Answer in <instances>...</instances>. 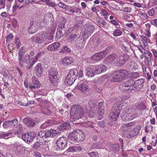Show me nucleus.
<instances>
[{"instance_id":"obj_1","label":"nucleus","mask_w":157,"mask_h":157,"mask_svg":"<svg viewBox=\"0 0 157 157\" xmlns=\"http://www.w3.org/2000/svg\"><path fill=\"white\" fill-rule=\"evenodd\" d=\"M68 138L72 141L71 143H77L79 141H83L85 138V135L82 131L76 129L69 133Z\"/></svg>"},{"instance_id":"obj_2","label":"nucleus","mask_w":157,"mask_h":157,"mask_svg":"<svg viewBox=\"0 0 157 157\" xmlns=\"http://www.w3.org/2000/svg\"><path fill=\"white\" fill-rule=\"evenodd\" d=\"M135 81L132 79L123 82L119 86V89L121 91L128 94L131 93L134 90L132 89L134 87Z\"/></svg>"},{"instance_id":"obj_3","label":"nucleus","mask_w":157,"mask_h":157,"mask_svg":"<svg viewBox=\"0 0 157 157\" xmlns=\"http://www.w3.org/2000/svg\"><path fill=\"white\" fill-rule=\"evenodd\" d=\"M72 115L71 119L73 118L74 121L82 118L84 116L83 109L79 105H73L71 109Z\"/></svg>"},{"instance_id":"obj_4","label":"nucleus","mask_w":157,"mask_h":157,"mask_svg":"<svg viewBox=\"0 0 157 157\" xmlns=\"http://www.w3.org/2000/svg\"><path fill=\"white\" fill-rule=\"evenodd\" d=\"M60 133L61 132L53 129H51L50 130L46 131H41L39 132L37 137L39 138V137H40L44 140L47 138L50 137H53L56 135L60 134Z\"/></svg>"},{"instance_id":"obj_5","label":"nucleus","mask_w":157,"mask_h":157,"mask_svg":"<svg viewBox=\"0 0 157 157\" xmlns=\"http://www.w3.org/2000/svg\"><path fill=\"white\" fill-rule=\"evenodd\" d=\"M49 78L51 85L54 86H56L58 85V79L57 75L58 71L55 68H51L49 71Z\"/></svg>"},{"instance_id":"obj_6","label":"nucleus","mask_w":157,"mask_h":157,"mask_svg":"<svg viewBox=\"0 0 157 157\" xmlns=\"http://www.w3.org/2000/svg\"><path fill=\"white\" fill-rule=\"evenodd\" d=\"M121 107V105L119 103H116L113 105L112 112L110 115L112 121H115L117 119L119 116Z\"/></svg>"},{"instance_id":"obj_7","label":"nucleus","mask_w":157,"mask_h":157,"mask_svg":"<svg viewBox=\"0 0 157 157\" xmlns=\"http://www.w3.org/2000/svg\"><path fill=\"white\" fill-rule=\"evenodd\" d=\"M121 107V109H124L125 110L123 112L121 115V117L122 120L124 121H128V113L129 111H131V107L128 106V104L123 102L122 104H120Z\"/></svg>"},{"instance_id":"obj_8","label":"nucleus","mask_w":157,"mask_h":157,"mask_svg":"<svg viewBox=\"0 0 157 157\" xmlns=\"http://www.w3.org/2000/svg\"><path fill=\"white\" fill-rule=\"evenodd\" d=\"M47 35V33L44 32H42L32 37L31 40L34 42L41 43L45 40Z\"/></svg>"},{"instance_id":"obj_9","label":"nucleus","mask_w":157,"mask_h":157,"mask_svg":"<svg viewBox=\"0 0 157 157\" xmlns=\"http://www.w3.org/2000/svg\"><path fill=\"white\" fill-rule=\"evenodd\" d=\"M54 18L52 14L51 13H48L46 14L44 20L41 22L40 26H46L47 25L54 22Z\"/></svg>"},{"instance_id":"obj_10","label":"nucleus","mask_w":157,"mask_h":157,"mask_svg":"<svg viewBox=\"0 0 157 157\" xmlns=\"http://www.w3.org/2000/svg\"><path fill=\"white\" fill-rule=\"evenodd\" d=\"M130 59V56L127 54L124 53L119 56L117 58V64L119 66H123L126 61Z\"/></svg>"},{"instance_id":"obj_11","label":"nucleus","mask_w":157,"mask_h":157,"mask_svg":"<svg viewBox=\"0 0 157 157\" xmlns=\"http://www.w3.org/2000/svg\"><path fill=\"white\" fill-rule=\"evenodd\" d=\"M23 48H21L18 52V61L19 65L21 67H22L24 66V63L27 59V56H24L25 52L23 51Z\"/></svg>"},{"instance_id":"obj_12","label":"nucleus","mask_w":157,"mask_h":157,"mask_svg":"<svg viewBox=\"0 0 157 157\" xmlns=\"http://www.w3.org/2000/svg\"><path fill=\"white\" fill-rule=\"evenodd\" d=\"M40 21H34L30 22V26L29 28L28 31L30 34L36 33L37 30V28L39 24Z\"/></svg>"},{"instance_id":"obj_13","label":"nucleus","mask_w":157,"mask_h":157,"mask_svg":"<svg viewBox=\"0 0 157 157\" xmlns=\"http://www.w3.org/2000/svg\"><path fill=\"white\" fill-rule=\"evenodd\" d=\"M84 27L85 29L84 30V36H85L86 38H88L94 31L95 27L92 25H89L88 26H86Z\"/></svg>"},{"instance_id":"obj_14","label":"nucleus","mask_w":157,"mask_h":157,"mask_svg":"<svg viewBox=\"0 0 157 157\" xmlns=\"http://www.w3.org/2000/svg\"><path fill=\"white\" fill-rule=\"evenodd\" d=\"M56 144L59 148L61 149L64 148L67 144V142L66 138L63 137H60L57 140Z\"/></svg>"},{"instance_id":"obj_15","label":"nucleus","mask_w":157,"mask_h":157,"mask_svg":"<svg viewBox=\"0 0 157 157\" xmlns=\"http://www.w3.org/2000/svg\"><path fill=\"white\" fill-rule=\"evenodd\" d=\"M106 54L105 52H101L94 55L91 57V59L94 61L99 60L104 57Z\"/></svg>"},{"instance_id":"obj_16","label":"nucleus","mask_w":157,"mask_h":157,"mask_svg":"<svg viewBox=\"0 0 157 157\" xmlns=\"http://www.w3.org/2000/svg\"><path fill=\"white\" fill-rule=\"evenodd\" d=\"M95 67L94 66H89L86 69V75L88 76L93 77L96 73Z\"/></svg>"},{"instance_id":"obj_17","label":"nucleus","mask_w":157,"mask_h":157,"mask_svg":"<svg viewBox=\"0 0 157 157\" xmlns=\"http://www.w3.org/2000/svg\"><path fill=\"white\" fill-rule=\"evenodd\" d=\"M85 43L84 39L82 37H79L76 39L75 44L77 48L80 49L84 47Z\"/></svg>"},{"instance_id":"obj_18","label":"nucleus","mask_w":157,"mask_h":157,"mask_svg":"<svg viewBox=\"0 0 157 157\" xmlns=\"http://www.w3.org/2000/svg\"><path fill=\"white\" fill-rule=\"evenodd\" d=\"M144 80L143 79H140L135 82L134 87H132V89L134 91L139 90H140V86L144 82Z\"/></svg>"},{"instance_id":"obj_19","label":"nucleus","mask_w":157,"mask_h":157,"mask_svg":"<svg viewBox=\"0 0 157 157\" xmlns=\"http://www.w3.org/2000/svg\"><path fill=\"white\" fill-rule=\"evenodd\" d=\"M135 125L134 122H130L123 124L121 127V129L125 132H128Z\"/></svg>"},{"instance_id":"obj_20","label":"nucleus","mask_w":157,"mask_h":157,"mask_svg":"<svg viewBox=\"0 0 157 157\" xmlns=\"http://www.w3.org/2000/svg\"><path fill=\"white\" fill-rule=\"evenodd\" d=\"M34 71L37 76L39 77H41L42 72V68L41 64L40 63H38L35 67Z\"/></svg>"},{"instance_id":"obj_21","label":"nucleus","mask_w":157,"mask_h":157,"mask_svg":"<svg viewBox=\"0 0 157 157\" xmlns=\"http://www.w3.org/2000/svg\"><path fill=\"white\" fill-rule=\"evenodd\" d=\"M24 122H26V124L28 127H33L35 125V121L30 118L26 117L23 120Z\"/></svg>"},{"instance_id":"obj_22","label":"nucleus","mask_w":157,"mask_h":157,"mask_svg":"<svg viewBox=\"0 0 157 157\" xmlns=\"http://www.w3.org/2000/svg\"><path fill=\"white\" fill-rule=\"evenodd\" d=\"M36 62L34 59H30L28 58V59H26L25 63L26 64L27 68L28 69H30L33 67L34 64Z\"/></svg>"},{"instance_id":"obj_23","label":"nucleus","mask_w":157,"mask_h":157,"mask_svg":"<svg viewBox=\"0 0 157 157\" xmlns=\"http://www.w3.org/2000/svg\"><path fill=\"white\" fill-rule=\"evenodd\" d=\"M60 46V44L59 42L55 43L48 46L47 49L51 51H55L58 50Z\"/></svg>"},{"instance_id":"obj_24","label":"nucleus","mask_w":157,"mask_h":157,"mask_svg":"<svg viewBox=\"0 0 157 157\" xmlns=\"http://www.w3.org/2000/svg\"><path fill=\"white\" fill-rule=\"evenodd\" d=\"M78 87L82 93L84 94L86 93L89 90V86L84 83H81Z\"/></svg>"},{"instance_id":"obj_25","label":"nucleus","mask_w":157,"mask_h":157,"mask_svg":"<svg viewBox=\"0 0 157 157\" xmlns=\"http://www.w3.org/2000/svg\"><path fill=\"white\" fill-rule=\"evenodd\" d=\"M26 140L27 142H31L32 141L33 139L35 137L36 135L35 133L33 132H29L28 133L26 134Z\"/></svg>"},{"instance_id":"obj_26","label":"nucleus","mask_w":157,"mask_h":157,"mask_svg":"<svg viewBox=\"0 0 157 157\" xmlns=\"http://www.w3.org/2000/svg\"><path fill=\"white\" fill-rule=\"evenodd\" d=\"M96 73L97 74L101 73L102 72L105 71L107 69L106 67L104 65H101L95 67Z\"/></svg>"},{"instance_id":"obj_27","label":"nucleus","mask_w":157,"mask_h":157,"mask_svg":"<svg viewBox=\"0 0 157 157\" xmlns=\"http://www.w3.org/2000/svg\"><path fill=\"white\" fill-rule=\"evenodd\" d=\"M78 75V71L76 68H74L70 70L68 75V77H71L72 78L76 79Z\"/></svg>"},{"instance_id":"obj_28","label":"nucleus","mask_w":157,"mask_h":157,"mask_svg":"<svg viewBox=\"0 0 157 157\" xmlns=\"http://www.w3.org/2000/svg\"><path fill=\"white\" fill-rule=\"evenodd\" d=\"M71 128L70 124L67 123H64L62 125L58 126L57 128L59 131L68 130Z\"/></svg>"},{"instance_id":"obj_29","label":"nucleus","mask_w":157,"mask_h":157,"mask_svg":"<svg viewBox=\"0 0 157 157\" xmlns=\"http://www.w3.org/2000/svg\"><path fill=\"white\" fill-rule=\"evenodd\" d=\"M73 62L72 58L70 57H66L63 59L62 62L63 64H69Z\"/></svg>"},{"instance_id":"obj_30","label":"nucleus","mask_w":157,"mask_h":157,"mask_svg":"<svg viewBox=\"0 0 157 157\" xmlns=\"http://www.w3.org/2000/svg\"><path fill=\"white\" fill-rule=\"evenodd\" d=\"M134 112V109H132L131 107V111H129L128 115V121L131 120L136 117V115Z\"/></svg>"},{"instance_id":"obj_31","label":"nucleus","mask_w":157,"mask_h":157,"mask_svg":"<svg viewBox=\"0 0 157 157\" xmlns=\"http://www.w3.org/2000/svg\"><path fill=\"white\" fill-rule=\"evenodd\" d=\"M117 56L115 53L111 54L106 58V61L109 62H113L114 61Z\"/></svg>"},{"instance_id":"obj_32","label":"nucleus","mask_w":157,"mask_h":157,"mask_svg":"<svg viewBox=\"0 0 157 157\" xmlns=\"http://www.w3.org/2000/svg\"><path fill=\"white\" fill-rule=\"evenodd\" d=\"M76 79L72 78L71 77H68L67 75V78L65 80V82L66 83H67L69 85H71L73 83Z\"/></svg>"},{"instance_id":"obj_33","label":"nucleus","mask_w":157,"mask_h":157,"mask_svg":"<svg viewBox=\"0 0 157 157\" xmlns=\"http://www.w3.org/2000/svg\"><path fill=\"white\" fill-rule=\"evenodd\" d=\"M117 71L118 72L119 76H120V78H121L122 80L125 77L128 73L126 70H120Z\"/></svg>"},{"instance_id":"obj_34","label":"nucleus","mask_w":157,"mask_h":157,"mask_svg":"<svg viewBox=\"0 0 157 157\" xmlns=\"http://www.w3.org/2000/svg\"><path fill=\"white\" fill-rule=\"evenodd\" d=\"M104 111V109H98L97 113L98 119L101 120L103 117Z\"/></svg>"},{"instance_id":"obj_35","label":"nucleus","mask_w":157,"mask_h":157,"mask_svg":"<svg viewBox=\"0 0 157 157\" xmlns=\"http://www.w3.org/2000/svg\"><path fill=\"white\" fill-rule=\"evenodd\" d=\"M11 134L10 133H6L4 132H2L0 133V138L7 139L9 138L7 137L11 136Z\"/></svg>"},{"instance_id":"obj_36","label":"nucleus","mask_w":157,"mask_h":157,"mask_svg":"<svg viewBox=\"0 0 157 157\" xmlns=\"http://www.w3.org/2000/svg\"><path fill=\"white\" fill-rule=\"evenodd\" d=\"M67 9L71 13H78L79 10V9L76 7H70L68 6Z\"/></svg>"},{"instance_id":"obj_37","label":"nucleus","mask_w":157,"mask_h":157,"mask_svg":"<svg viewBox=\"0 0 157 157\" xmlns=\"http://www.w3.org/2000/svg\"><path fill=\"white\" fill-rule=\"evenodd\" d=\"M62 20H63V21H61V22H59V29H63L65 26V24L66 22V19L64 17H63Z\"/></svg>"},{"instance_id":"obj_38","label":"nucleus","mask_w":157,"mask_h":157,"mask_svg":"<svg viewBox=\"0 0 157 157\" xmlns=\"http://www.w3.org/2000/svg\"><path fill=\"white\" fill-rule=\"evenodd\" d=\"M54 34L53 33H47V36L46 37L45 41H51L52 40L53 38Z\"/></svg>"},{"instance_id":"obj_39","label":"nucleus","mask_w":157,"mask_h":157,"mask_svg":"<svg viewBox=\"0 0 157 157\" xmlns=\"http://www.w3.org/2000/svg\"><path fill=\"white\" fill-rule=\"evenodd\" d=\"M78 36V35L71 33L68 36V39L70 42H72L74 41L76 37Z\"/></svg>"},{"instance_id":"obj_40","label":"nucleus","mask_w":157,"mask_h":157,"mask_svg":"<svg viewBox=\"0 0 157 157\" xmlns=\"http://www.w3.org/2000/svg\"><path fill=\"white\" fill-rule=\"evenodd\" d=\"M33 82L34 84L39 87L40 83L39 82L38 79L35 77L33 78Z\"/></svg>"},{"instance_id":"obj_41","label":"nucleus","mask_w":157,"mask_h":157,"mask_svg":"<svg viewBox=\"0 0 157 157\" xmlns=\"http://www.w3.org/2000/svg\"><path fill=\"white\" fill-rule=\"evenodd\" d=\"M122 34V32L119 29H117L114 31L113 34L114 36H121Z\"/></svg>"},{"instance_id":"obj_42","label":"nucleus","mask_w":157,"mask_h":157,"mask_svg":"<svg viewBox=\"0 0 157 157\" xmlns=\"http://www.w3.org/2000/svg\"><path fill=\"white\" fill-rule=\"evenodd\" d=\"M98 24L100 26L105 27L106 25V21L103 19H101L98 22Z\"/></svg>"},{"instance_id":"obj_43","label":"nucleus","mask_w":157,"mask_h":157,"mask_svg":"<svg viewBox=\"0 0 157 157\" xmlns=\"http://www.w3.org/2000/svg\"><path fill=\"white\" fill-rule=\"evenodd\" d=\"M36 50L32 51L31 52L29 55L27 56V57L30 59H33L34 58V55L36 53Z\"/></svg>"},{"instance_id":"obj_44","label":"nucleus","mask_w":157,"mask_h":157,"mask_svg":"<svg viewBox=\"0 0 157 157\" xmlns=\"http://www.w3.org/2000/svg\"><path fill=\"white\" fill-rule=\"evenodd\" d=\"M42 143H39L38 142H36L35 143L33 146V148L36 149H37L39 147L40 145H42Z\"/></svg>"},{"instance_id":"obj_45","label":"nucleus","mask_w":157,"mask_h":157,"mask_svg":"<svg viewBox=\"0 0 157 157\" xmlns=\"http://www.w3.org/2000/svg\"><path fill=\"white\" fill-rule=\"evenodd\" d=\"M113 74V76L111 79L112 82H118V80H117V71L114 72Z\"/></svg>"},{"instance_id":"obj_46","label":"nucleus","mask_w":157,"mask_h":157,"mask_svg":"<svg viewBox=\"0 0 157 157\" xmlns=\"http://www.w3.org/2000/svg\"><path fill=\"white\" fill-rule=\"evenodd\" d=\"M112 147L114 152H117L119 148V145L117 144H114L112 145Z\"/></svg>"},{"instance_id":"obj_47","label":"nucleus","mask_w":157,"mask_h":157,"mask_svg":"<svg viewBox=\"0 0 157 157\" xmlns=\"http://www.w3.org/2000/svg\"><path fill=\"white\" fill-rule=\"evenodd\" d=\"M90 157H98L99 155L97 152H93L88 153Z\"/></svg>"},{"instance_id":"obj_48","label":"nucleus","mask_w":157,"mask_h":157,"mask_svg":"<svg viewBox=\"0 0 157 157\" xmlns=\"http://www.w3.org/2000/svg\"><path fill=\"white\" fill-rule=\"evenodd\" d=\"M10 121H5L3 125V126L4 128H6L8 127H10Z\"/></svg>"},{"instance_id":"obj_49","label":"nucleus","mask_w":157,"mask_h":157,"mask_svg":"<svg viewBox=\"0 0 157 157\" xmlns=\"http://www.w3.org/2000/svg\"><path fill=\"white\" fill-rule=\"evenodd\" d=\"M13 36L11 34H9L7 36H6V41L8 42L11 41L13 38Z\"/></svg>"},{"instance_id":"obj_50","label":"nucleus","mask_w":157,"mask_h":157,"mask_svg":"<svg viewBox=\"0 0 157 157\" xmlns=\"http://www.w3.org/2000/svg\"><path fill=\"white\" fill-rule=\"evenodd\" d=\"M42 2H46L47 4L50 6H52L54 5L53 3L51 2L52 0H41Z\"/></svg>"},{"instance_id":"obj_51","label":"nucleus","mask_w":157,"mask_h":157,"mask_svg":"<svg viewBox=\"0 0 157 157\" xmlns=\"http://www.w3.org/2000/svg\"><path fill=\"white\" fill-rule=\"evenodd\" d=\"M10 126H14L16 125L18 123V120L17 119H13L12 120L10 121Z\"/></svg>"},{"instance_id":"obj_52","label":"nucleus","mask_w":157,"mask_h":157,"mask_svg":"<svg viewBox=\"0 0 157 157\" xmlns=\"http://www.w3.org/2000/svg\"><path fill=\"white\" fill-rule=\"evenodd\" d=\"M17 132L18 133H21L22 132L23 129L21 125V124H18L17 126Z\"/></svg>"},{"instance_id":"obj_53","label":"nucleus","mask_w":157,"mask_h":157,"mask_svg":"<svg viewBox=\"0 0 157 157\" xmlns=\"http://www.w3.org/2000/svg\"><path fill=\"white\" fill-rule=\"evenodd\" d=\"M94 108H91V110L88 113V116L90 118L93 117L94 115Z\"/></svg>"},{"instance_id":"obj_54","label":"nucleus","mask_w":157,"mask_h":157,"mask_svg":"<svg viewBox=\"0 0 157 157\" xmlns=\"http://www.w3.org/2000/svg\"><path fill=\"white\" fill-rule=\"evenodd\" d=\"M70 51V50L68 48L67 46H64L61 49L60 52L64 53L66 52H69Z\"/></svg>"},{"instance_id":"obj_55","label":"nucleus","mask_w":157,"mask_h":157,"mask_svg":"<svg viewBox=\"0 0 157 157\" xmlns=\"http://www.w3.org/2000/svg\"><path fill=\"white\" fill-rule=\"evenodd\" d=\"M23 7V6H22L20 7H19V5L17 4V3L15 2L14 5L13 6V10H16L17 9V8H18L19 9H20L22 8Z\"/></svg>"},{"instance_id":"obj_56","label":"nucleus","mask_w":157,"mask_h":157,"mask_svg":"<svg viewBox=\"0 0 157 157\" xmlns=\"http://www.w3.org/2000/svg\"><path fill=\"white\" fill-rule=\"evenodd\" d=\"M58 6L62 8L65 9H67L68 7V6H67L64 4L62 3V2H60L58 4Z\"/></svg>"},{"instance_id":"obj_57","label":"nucleus","mask_w":157,"mask_h":157,"mask_svg":"<svg viewBox=\"0 0 157 157\" xmlns=\"http://www.w3.org/2000/svg\"><path fill=\"white\" fill-rule=\"evenodd\" d=\"M88 103L90 107L91 108H93V107H94L96 105V104L94 103V102L93 100L90 101Z\"/></svg>"},{"instance_id":"obj_58","label":"nucleus","mask_w":157,"mask_h":157,"mask_svg":"<svg viewBox=\"0 0 157 157\" xmlns=\"http://www.w3.org/2000/svg\"><path fill=\"white\" fill-rule=\"evenodd\" d=\"M68 152H76L75 146L70 147L67 150Z\"/></svg>"},{"instance_id":"obj_59","label":"nucleus","mask_w":157,"mask_h":157,"mask_svg":"<svg viewBox=\"0 0 157 157\" xmlns=\"http://www.w3.org/2000/svg\"><path fill=\"white\" fill-rule=\"evenodd\" d=\"M42 54V52H38L37 55L35 56L34 59L35 60V61L37 62V60H38L39 58L40 57L41 55Z\"/></svg>"},{"instance_id":"obj_60","label":"nucleus","mask_w":157,"mask_h":157,"mask_svg":"<svg viewBox=\"0 0 157 157\" xmlns=\"http://www.w3.org/2000/svg\"><path fill=\"white\" fill-rule=\"evenodd\" d=\"M6 0H0V5L2 6V8H5L6 5L5 3Z\"/></svg>"},{"instance_id":"obj_61","label":"nucleus","mask_w":157,"mask_h":157,"mask_svg":"<svg viewBox=\"0 0 157 157\" xmlns=\"http://www.w3.org/2000/svg\"><path fill=\"white\" fill-rule=\"evenodd\" d=\"M132 10L130 7H125L124 8L123 11L126 12H130Z\"/></svg>"},{"instance_id":"obj_62","label":"nucleus","mask_w":157,"mask_h":157,"mask_svg":"<svg viewBox=\"0 0 157 157\" xmlns=\"http://www.w3.org/2000/svg\"><path fill=\"white\" fill-rule=\"evenodd\" d=\"M110 22L111 24L114 25H118L119 26H120V25L119 24L118 22L115 20H112L110 21Z\"/></svg>"},{"instance_id":"obj_63","label":"nucleus","mask_w":157,"mask_h":157,"mask_svg":"<svg viewBox=\"0 0 157 157\" xmlns=\"http://www.w3.org/2000/svg\"><path fill=\"white\" fill-rule=\"evenodd\" d=\"M61 30L58 31V32L61 34V36H63L66 33V31L63 29H61Z\"/></svg>"},{"instance_id":"obj_64","label":"nucleus","mask_w":157,"mask_h":157,"mask_svg":"<svg viewBox=\"0 0 157 157\" xmlns=\"http://www.w3.org/2000/svg\"><path fill=\"white\" fill-rule=\"evenodd\" d=\"M105 122L104 121H102L99 122V125L100 127L104 128L105 126Z\"/></svg>"}]
</instances>
